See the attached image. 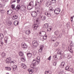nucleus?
<instances>
[{"label": "nucleus", "mask_w": 74, "mask_h": 74, "mask_svg": "<svg viewBox=\"0 0 74 74\" xmlns=\"http://www.w3.org/2000/svg\"><path fill=\"white\" fill-rule=\"evenodd\" d=\"M19 55L20 56H24V53L21 51L19 52Z\"/></svg>", "instance_id": "aec40b11"}, {"label": "nucleus", "mask_w": 74, "mask_h": 74, "mask_svg": "<svg viewBox=\"0 0 74 74\" xmlns=\"http://www.w3.org/2000/svg\"><path fill=\"white\" fill-rule=\"evenodd\" d=\"M5 69L6 70H8V71H10V70H11V68L8 66L5 67Z\"/></svg>", "instance_id": "5701e85b"}, {"label": "nucleus", "mask_w": 74, "mask_h": 74, "mask_svg": "<svg viewBox=\"0 0 74 74\" xmlns=\"http://www.w3.org/2000/svg\"><path fill=\"white\" fill-rule=\"evenodd\" d=\"M38 4V6H40V3L39 2Z\"/></svg>", "instance_id": "e2e57ef3"}, {"label": "nucleus", "mask_w": 74, "mask_h": 74, "mask_svg": "<svg viewBox=\"0 0 74 74\" xmlns=\"http://www.w3.org/2000/svg\"><path fill=\"white\" fill-rule=\"evenodd\" d=\"M38 27V25L37 24H34L33 26V27H34V29H37Z\"/></svg>", "instance_id": "dca6fc26"}, {"label": "nucleus", "mask_w": 74, "mask_h": 74, "mask_svg": "<svg viewBox=\"0 0 74 74\" xmlns=\"http://www.w3.org/2000/svg\"><path fill=\"white\" fill-rule=\"evenodd\" d=\"M1 55L2 58H4L6 56V53L4 52H3L1 54Z\"/></svg>", "instance_id": "2eb2a0df"}, {"label": "nucleus", "mask_w": 74, "mask_h": 74, "mask_svg": "<svg viewBox=\"0 0 74 74\" xmlns=\"http://www.w3.org/2000/svg\"><path fill=\"white\" fill-rule=\"evenodd\" d=\"M21 46L22 48L23 49H26L27 48V46L26 45L24 42H22L21 44Z\"/></svg>", "instance_id": "0eeeda50"}, {"label": "nucleus", "mask_w": 74, "mask_h": 74, "mask_svg": "<svg viewBox=\"0 0 74 74\" xmlns=\"http://www.w3.org/2000/svg\"><path fill=\"white\" fill-rule=\"evenodd\" d=\"M18 23H19L18 22V21H15L14 22V24L15 26H16L17 25H18Z\"/></svg>", "instance_id": "4be33fe9"}, {"label": "nucleus", "mask_w": 74, "mask_h": 74, "mask_svg": "<svg viewBox=\"0 0 74 74\" xmlns=\"http://www.w3.org/2000/svg\"><path fill=\"white\" fill-rule=\"evenodd\" d=\"M43 27L44 28H46L47 29V31H49V30L48 29V28L49 27V24L46 23L45 24L43 25Z\"/></svg>", "instance_id": "39448f33"}, {"label": "nucleus", "mask_w": 74, "mask_h": 74, "mask_svg": "<svg viewBox=\"0 0 74 74\" xmlns=\"http://www.w3.org/2000/svg\"><path fill=\"white\" fill-rule=\"evenodd\" d=\"M10 63H13V64H14V63H15V62H16V61H15V60H14L13 61H11V59H10Z\"/></svg>", "instance_id": "c85d7f7f"}, {"label": "nucleus", "mask_w": 74, "mask_h": 74, "mask_svg": "<svg viewBox=\"0 0 74 74\" xmlns=\"http://www.w3.org/2000/svg\"><path fill=\"white\" fill-rule=\"evenodd\" d=\"M55 34H56V35H58L59 34V31L58 30H56V32H54Z\"/></svg>", "instance_id": "72a5a7b5"}, {"label": "nucleus", "mask_w": 74, "mask_h": 74, "mask_svg": "<svg viewBox=\"0 0 74 74\" xmlns=\"http://www.w3.org/2000/svg\"><path fill=\"white\" fill-rule=\"evenodd\" d=\"M11 6L12 9L13 10H15V5L12 4Z\"/></svg>", "instance_id": "c9c22d12"}, {"label": "nucleus", "mask_w": 74, "mask_h": 74, "mask_svg": "<svg viewBox=\"0 0 74 74\" xmlns=\"http://www.w3.org/2000/svg\"><path fill=\"white\" fill-rule=\"evenodd\" d=\"M64 64H65V62H62L60 65L61 68L63 69L64 66Z\"/></svg>", "instance_id": "9d476101"}, {"label": "nucleus", "mask_w": 74, "mask_h": 74, "mask_svg": "<svg viewBox=\"0 0 74 74\" xmlns=\"http://www.w3.org/2000/svg\"><path fill=\"white\" fill-rule=\"evenodd\" d=\"M69 67H70V66H67L66 68H65V70H67L69 69Z\"/></svg>", "instance_id": "37998d69"}, {"label": "nucleus", "mask_w": 74, "mask_h": 74, "mask_svg": "<svg viewBox=\"0 0 74 74\" xmlns=\"http://www.w3.org/2000/svg\"><path fill=\"white\" fill-rule=\"evenodd\" d=\"M53 58L54 60H56L58 59V57H57V56H54L53 57Z\"/></svg>", "instance_id": "7c9ffc66"}, {"label": "nucleus", "mask_w": 74, "mask_h": 74, "mask_svg": "<svg viewBox=\"0 0 74 74\" xmlns=\"http://www.w3.org/2000/svg\"><path fill=\"white\" fill-rule=\"evenodd\" d=\"M46 5L47 6V7H49V5H51V4H50V3H49V2H47L46 3Z\"/></svg>", "instance_id": "a878e982"}, {"label": "nucleus", "mask_w": 74, "mask_h": 74, "mask_svg": "<svg viewBox=\"0 0 74 74\" xmlns=\"http://www.w3.org/2000/svg\"><path fill=\"white\" fill-rule=\"evenodd\" d=\"M51 58H47V60H49V61H50V60H51Z\"/></svg>", "instance_id": "052dcab7"}, {"label": "nucleus", "mask_w": 74, "mask_h": 74, "mask_svg": "<svg viewBox=\"0 0 74 74\" xmlns=\"http://www.w3.org/2000/svg\"><path fill=\"white\" fill-rule=\"evenodd\" d=\"M0 7L1 8L2 7V5H0Z\"/></svg>", "instance_id": "69168bd1"}, {"label": "nucleus", "mask_w": 74, "mask_h": 74, "mask_svg": "<svg viewBox=\"0 0 74 74\" xmlns=\"http://www.w3.org/2000/svg\"><path fill=\"white\" fill-rule=\"evenodd\" d=\"M37 41H36L35 40H34V41H33L32 42V44H33L34 45V44L35 43H36V42H37Z\"/></svg>", "instance_id": "3c124183"}, {"label": "nucleus", "mask_w": 74, "mask_h": 74, "mask_svg": "<svg viewBox=\"0 0 74 74\" xmlns=\"http://www.w3.org/2000/svg\"><path fill=\"white\" fill-rule=\"evenodd\" d=\"M45 14L46 15L48 16H51V14L50 13H48V12H45Z\"/></svg>", "instance_id": "6ab92c4d"}, {"label": "nucleus", "mask_w": 74, "mask_h": 74, "mask_svg": "<svg viewBox=\"0 0 74 74\" xmlns=\"http://www.w3.org/2000/svg\"><path fill=\"white\" fill-rule=\"evenodd\" d=\"M21 66L23 68V69H25V68H26L27 67V66L26 65H25L24 64H23L21 65Z\"/></svg>", "instance_id": "bb28decb"}, {"label": "nucleus", "mask_w": 74, "mask_h": 74, "mask_svg": "<svg viewBox=\"0 0 74 74\" xmlns=\"http://www.w3.org/2000/svg\"><path fill=\"white\" fill-rule=\"evenodd\" d=\"M54 10H53V7H50V11L51 12H53Z\"/></svg>", "instance_id": "c756f323"}, {"label": "nucleus", "mask_w": 74, "mask_h": 74, "mask_svg": "<svg viewBox=\"0 0 74 74\" xmlns=\"http://www.w3.org/2000/svg\"><path fill=\"white\" fill-rule=\"evenodd\" d=\"M13 68V70L14 71H15L16 70H17V69L18 67H17V66L16 65H14L13 66H12Z\"/></svg>", "instance_id": "4468645a"}, {"label": "nucleus", "mask_w": 74, "mask_h": 74, "mask_svg": "<svg viewBox=\"0 0 74 74\" xmlns=\"http://www.w3.org/2000/svg\"><path fill=\"white\" fill-rule=\"evenodd\" d=\"M13 17L14 18H13V20H15V19H18V16H16V15H15L13 16Z\"/></svg>", "instance_id": "b1692460"}, {"label": "nucleus", "mask_w": 74, "mask_h": 74, "mask_svg": "<svg viewBox=\"0 0 74 74\" xmlns=\"http://www.w3.org/2000/svg\"><path fill=\"white\" fill-rule=\"evenodd\" d=\"M34 7V3L33 1L30 2L27 6V8H29V10H32Z\"/></svg>", "instance_id": "f03ea898"}, {"label": "nucleus", "mask_w": 74, "mask_h": 74, "mask_svg": "<svg viewBox=\"0 0 74 74\" xmlns=\"http://www.w3.org/2000/svg\"><path fill=\"white\" fill-rule=\"evenodd\" d=\"M69 71H71V72H72V73H74V71H73V68H70L69 70Z\"/></svg>", "instance_id": "e433bc0d"}, {"label": "nucleus", "mask_w": 74, "mask_h": 74, "mask_svg": "<svg viewBox=\"0 0 74 74\" xmlns=\"http://www.w3.org/2000/svg\"><path fill=\"white\" fill-rule=\"evenodd\" d=\"M58 38H60V36L59 35L58 36Z\"/></svg>", "instance_id": "774afa93"}, {"label": "nucleus", "mask_w": 74, "mask_h": 74, "mask_svg": "<svg viewBox=\"0 0 74 74\" xmlns=\"http://www.w3.org/2000/svg\"><path fill=\"white\" fill-rule=\"evenodd\" d=\"M42 50H41V49H39V53H42Z\"/></svg>", "instance_id": "a18cd8bd"}, {"label": "nucleus", "mask_w": 74, "mask_h": 74, "mask_svg": "<svg viewBox=\"0 0 74 74\" xmlns=\"http://www.w3.org/2000/svg\"><path fill=\"white\" fill-rule=\"evenodd\" d=\"M70 45H71V46H72L73 45H74V43H73V41H72L71 42V43L70 44Z\"/></svg>", "instance_id": "c03bdc74"}, {"label": "nucleus", "mask_w": 74, "mask_h": 74, "mask_svg": "<svg viewBox=\"0 0 74 74\" xmlns=\"http://www.w3.org/2000/svg\"><path fill=\"white\" fill-rule=\"evenodd\" d=\"M37 14L36 12V11H34L32 12L31 15L33 17H36V16Z\"/></svg>", "instance_id": "20e7f679"}, {"label": "nucleus", "mask_w": 74, "mask_h": 74, "mask_svg": "<svg viewBox=\"0 0 74 74\" xmlns=\"http://www.w3.org/2000/svg\"><path fill=\"white\" fill-rule=\"evenodd\" d=\"M73 18H74V16H71V22H73Z\"/></svg>", "instance_id": "09e8293b"}, {"label": "nucleus", "mask_w": 74, "mask_h": 74, "mask_svg": "<svg viewBox=\"0 0 74 74\" xmlns=\"http://www.w3.org/2000/svg\"><path fill=\"white\" fill-rule=\"evenodd\" d=\"M58 54H59V55H62V53H61V52H58Z\"/></svg>", "instance_id": "6e6d98bb"}, {"label": "nucleus", "mask_w": 74, "mask_h": 74, "mask_svg": "<svg viewBox=\"0 0 74 74\" xmlns=\"http://www.w3.org/2000/svg\"><path fill=\"white\" fill-rule=\"evenodd\" d=\"M25 33L26 34H27V35H28L30 33H31V32H30V30H27V31H26Z\"/></svg>", "instance_id": "412c9836"}, {"label": "nucleus", "mask_w": 74, "mask_h": 74, "mask_svg": "<svg viewBox=\"0 0 74 74\" xmlns=\"http://www.w3.org/2000/svg\"><path fill=\"white\" fill-rule=\"evenodd\" d=\"M59 43L58 42H57L55 44V46L56 47H57L59 45Z\"/></svg>", "instance_id": "de8ad7c7"}, {"label": "nucleus", "mask_w": 74, "mask_h": 74, "mask_svg": "<svg viewBox=\"0 0 74 74\" xmlns=\"http://www.w3.org/2000/svg\"><path fill=\"white\" fill-rule=\"evenodd\" d=\"M10 58L9 59V58H7V59L5 60V62L6 63L8 64L10 63Z\"/></svg>", "instance_id": "f3484780"}, {"label": "nucleus", "mask_w": 74, "mask_h": 74, "mask_svg": "<svg viewBox=\"0 0 74 74\" xmlns=\"http://www.w3.org/2000/svg\"><path fill=\"white\" fill-rule=\"evenodd\" d=\"M42 32H44V31L41 32H39V34H41V33H42V34H44L42 33Z\"/></svg>", "instance_id": "8fccbe9b"}, {"label": "nucleus", "mask_w": 74, "mask_h": 74, "mask_svg": "<svg viewBox=\"0 0 74 74\" xmlns=\"http://www.w3.org/2000/svg\"><path fill=\"white\" fill-rule=\"evenodd\" d=\"M51 41H53L54 42H55L56 40H54L53 39H51Z\"/></svg>", "instance_id": "13d9d810"}, {"label": "nucleus", "mask_w": 74, "mask_h": 74, "mask_svg": "<svg viewBox=\"0 0 74 74\" xmlns=\"http://www.w3.org/2000/svg\"><path fill=\"white\" fill-rule=\"evenodd\" d=\"M38 45V43L37 42V41L33 45L34 47H37Z\"/></svg>", "instance_id": "2f4dec72"}, {"label": "nucleus", "mask_w": 74, "mask_h": 74, "mask_svg": "<svg viewBox=\"0 0 74 74\" xmlns=\"http://www.w3.org/2000/svg\"><path fill=\"white\" fill-rule=\"evenodd\" d=\"M21 60L22 62H25V61L26 59L24 57L23 58H21Z\"/></svg>", "instance_id": "473e14b6"}, {"label": "nucleus", "mask_w": 74, "mask_h": 74, "mask_svg": "<svg viewBox=\"0 0 74 74\" xmlns=\"http://www.w3.org/2000/svg\"><path fill=\"white\" fill-rule=\"evenodd\" d=\"M45 74H51L49 73V71H45Z\"/></svg>", "instance_id": "a19ab883"}, {"label": "nucleus", "mask_w": 74, "mask_h": 74, "mask_svg": "<svg viewBox=\"0 0 74 74\" xmlns=\"http://www.w3.org/2000/svg\"><path fill=\"white\" fill-rule=\"evenodd\" d=\"M5 12V10H1V12L2 14H3V13H4Z\"/></svg>", "instance_id": "79ce46f5"}, {"label": "nucleus", "mask_w": 74, "mask_h": 74, "mask_svg": "<svg viewBox=\"0 0 74 74\" xmlns=\"http://www.w3.org/2000/svg\"><path fill=\"white\" fill-rule=\"evenodd\" d=\"M26 55L27 56L28 58H30L32 56V54L30 52L27 53Z\"/></svg>", "instance_id": "1a4fd4ad"}, {"label": "nucleus", "mask_w": 74, "mask_h": 74, "mask_svg": "<svg viewBox=\"0 0 74 74\" xmlns=\"http://www.w3.org/2000/svg\"><path fill=\"white\" fill-rule=\"evenodd\" d=\"M53 65L54 66H56V62H54L53 63Z\"/></svg>", "instance_id": "5fc2aeb1"}, {"label": "nucleus", "mask_w": 74, "mask_h": 74, "mask_svg": "<svg viewBox=\"0 0 74 74\" xmlns=\"http://www.w3.org/2000/svg\"><path fill=\"white\" fill-rule=\"evenodd\" d=\"M60 60H61V59H62V56H60Z\"/></svg>", "instance_id": "4d7b16f0"}, {"label": "nucleus", "mask_w": 74, "mask_h": 74, "mask_svg": "<svg viewBox=\"0 0 74 74\" xmlns=\"http://www.w3.org/2000/svg\"><path fill=\"white\" fill-rule=\"evenodd\" d=\"M50 3L52 4V5H53V4H54L53 5H55L56 4V0H52L50 1Z\"/></svg>", "instance_id": "f8f14e48"}, {"label": "nucleus", "mask_w": 74, "mask_h": 74, "mask_svg": "<svg viewBox=\"0 0 74 74\" xmlns=\"http://www.w3.org/2000/svg\"><path fill=\"white\" fill-rule=\"evenodd\" d=\"M69 56L68 55L67 58H68V59H70V58H71V57H70L69 58Z\"/></svg>", "instance_id": "0e129e2a"}, {"label": "nucleus", "mask_w": 74, "mask_h": 74, "mask_svg": "<svg viewBox=\"0 0 74 74\" xmlns=\"http://www.w3.org/2000/svg\"><path fill=\"white\" fill-rule=\"evenodd\" d=\"M8 37H6L5 38V42L6 44L7 43V42H8Z\"/></svg>", "instance_id": "a211bd4d"}, {"label": "nucleus", "mask_w": 74, "mask_h": 74, "mask_svg": "<svg viewBox=\"0 0 74 74\" xmlns=\"http://www.w3.org/2000/svg\"><path fill=\"white\" fill-rule=\"evenodd\" d=\"M68 50L70 52H73V51L71 50V48H70L69 47H68Z\"/></svg>", "instance_id": "4c0bfd02"}, {"label": "nucleus", "mask_w": 74, "mask_h": 74, "mask_svg": "<svg viewBox=\"0 0 74 74\" xmlns=\"http://www.w3.org/2000/svg\"><path fill=\"white\" fill-rule=\"evenodd\" d=\"M20 0H17V3H19Z\"/></svg>", "instance_id": "680f3d73"}, {"label": "nucleus", "mask_w": 74, "mask_h": 74, "mask_svg": "<svg viewBox=\"0 0 74 74\" xmlns=\"http://www.w3.org/2000/svg\"><path fill=\"white\" fill-rule=\"evenodd\" d=\"M46 19V17L45 16H42L41 17V19L42 21H45Z\"/></svg>", "instance_id": "cd10ccee"}, {"label": "nucleus", "mask_w": 74, "mask_h": 74, "mask_svg": "<svg viewBox=\"0 0 74 74\" xmlns=\"http://www.w3.org/2000/svg\"><path fill=\"white\" fill-rule=\"evenodd\" d=\"M53 40H55V41H56V40H57V38H53Z\"/></svg>", "instance_id": "864d4df0"}, {"label": "nucleus", "mask_w": 74, "mask_h": 74, "mask_svg": "<svg viewBox=\"0 0 74 74\" xmlns=\"http://www.w3.org/2000/svg\"><path fill=\"white\" fill-rule=\"evenodd\" d=\"M61 11V9L59 8H56L54 10V12L55 14H56L58 15V14H59V12H60Z\"/></svg>", "instance_id": "7ed1b4c3"}, {"label": "nucleus", "mask_w": 74, "mask_h": 74, "mask_svg": "<svg viewBox=\"0 0 74 74\" xmlns=\"http://www.w3.org/2000/svg\"><path fill=\"white\" fill-rule=\"evenodd\" d=\"M40 49H41L42 50V49H43V48H44V46L43 45H41L40 46Z\"/></svg>", "instance_id": "58836bf2"}, {"label": "nucleus", "mask_w": 74, "mask_h": 74, "mask_svg": "<svg viewBox=\"0 0 74 74\" xmlns=\"http://www.w3.org/2000/svg\"><path fill=\"white\" fill-rule=\"evenodd\" d=\"M21 8V5H18L16 7V8L15 9V10H16V11H19V10Z\"/></svg>", "instance_id": "423d86ee"}, {"label": "nucleus", "mask_w": 74, "mask_h": 74, "mask_svg": "<svg viewBox=\"0 0 74 74\" xmlns=\"http://www.w3.org/2000/svg\"><path fill=\"white\" fill-rule=\"evenodd\" d=\"M12 3H14V2H11H11H10V4H12Z\"/></svg>", "instance_id": "338daca9"}, {"label": "nucleus", "mask_w": 74, "mask_h": 74, "mask_svg": "<svg viewBox=\"0 0 74 74\" xmlns=\"http://www.w3.org/2000/svg\"><path fill=\"white\" fill-rule=\"evenodd\" d=\"M12 10H9L7 11V14L8 15H11L12 13Z\"/></svg>", "instance_id": "ddd939ff"}, {"label": "nucleus", "mask_w": 74, "mask_h": 74, "mask_svg": "<svg viewBox=\"0 0 74 74\" xmlns=\"http://www.w3.org/2000/svg\"><path fill=\"white\" fill-rule=\"evenodd\" d=\"M64 73V71L62 70H61L59 72V74H62Z\"/></svg>", "instance_id": "f704fd0d"}, {"label": "nucleus", "mask_w": 74, "mask_h": 74, "mask_svg": "<svg viewBox=\"0 0 74 74\" xmlns=\"http://www.w3.org/2000/svg\"><path fill=\"white\" fill-rule=\"evenodd\" d=\"M38 19H39V18H37V19L36 20V21L37 22H38Z\"/></svg>", "instance_id": "bf43d9fd"}, {"label": "nucleus", "mask_w": 74, "mask_h": 74, "mask_svg": "<svg viewBox=\"0 0 74 74\" xmlns=\"http://www.w3.org/2000/svg\"><path fill=\"white\" fill-rule=\"evenodd\" d=\"M42 33L44 34V36H43V38L44 40H46L47 38V36L46 35V32H43Z\"/></svg>", "instance_id": "6e6552de"}, {"label": "nucleus", "mask_w": 74, "mask_h": 74, "mask_svg": "<svg viewBox=\"0 0 74 74\" xmlns=\"http://www.w3.org/2000/svg\"><path fill=\"white\" fill-rule=\"evenodd\" d=\"M3 37H4V35H3V34H0V40H1L3 38Z\"/></svg>", "instance_id": "393cba45"}, {"label": "nucleus", "mask_w": 74, "mask_h": 74, "mask_svg": "<svg viewBox=\"0 0 74 74\" xmlns=\"http://www.w3.org/2000/svg\"><path fill=\"white\" fill-rule=\"evenodd\" d=\"M3 42L1 41V40H0V46H1L2 45V46H3Z\"/></svg>", "instance_id": "ea45409f"}, {"label": "nucleus", "mask_w": 74, "mask_h": 74, "mask_svg": "<svg viewBox=\"0 0 74 74\" xmlns=\"http://www.w3.org/2000/svg\"><path fill=\"white\" fill-rule=\"evenodd\" d=\"M40 58H39V59H38V58H37V60H33L32 61V63L33 64H31L30 66L31 68H32L33 69H35V66L36 65H38V64L40 63Z\"/></svg>", "instance_id": "f257e3e1"}, {"label": "nucleus", "mask_w": 74, "mask_h": 74, "mask_svg": "<svg viewBox=\"0 0 74 74\" xmlns=\"http://www.w3.org/2000/svg\"><path fill=\"white\" fill-rule=\"evenodd\" d=\"M11 0V2H13V3H15V2H16V0Z\"/></svg>", "instance_id": "603ef678"}, {"label": "nucleus", "mask_w": 74, "mask_h": 74, "mask_svg": "<svg viewBox=\"0 0 74 74\" xmlns=\"http://www.w3.org/2000/svg\"><path fill=\"white\" fill-rule=\"evenodd\" d=\"M38 2H36V4L35 5V6H36H36H37V5H38Z\"/></svg>", "instance_id": "49530a36"}, {"label": "nucleus", "mask_w": 74, "mask_h": 74, "mask_svg": "<svg viewBox=\"0 0 74 74\" xmlns=\"http://www.w3.org/2000/svg\"><path fill=\"white\" fill-rule=\"evenodd\" d=\"M28 71L29 72V74H33V73L34 72V70L32 69H29L28 70Z\"/></svg>", "instance_id": "9b49d317"}]
</instances>
